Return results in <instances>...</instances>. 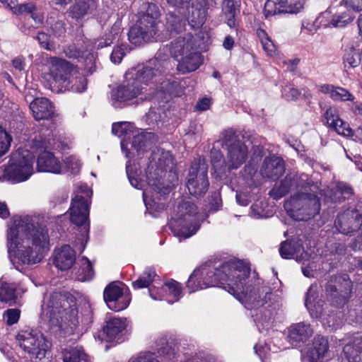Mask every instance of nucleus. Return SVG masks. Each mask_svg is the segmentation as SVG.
I'll use <instances>...</instances> for the list:
<instances>
[{"label": "nucleus", "mask_w": 362, "mask_h": 362, "mask_svg": "<svg viewBox=\"0 0 362 362\" xmlns=\"http://www.w3.org/2000/svg\"><path fill=\"white\" fill-rule=\"evenodd\" d=\"M69 216L71 221L80 228L81 235L83 238L88 237L90 230L88 200L82 196L76 195L72 200L69 209Z\"/></svg>", "instance_id": "f8f14e48"}, {"label": "nucleus", "mask_w": 362, "mask_h": 362, "mask_svg": "<svg viewBox=\"0 0 362 362\" xmlns=\"http://www.w3.org/2000/svg\"><path fill=\"white\" fill-rule=\"evenodd\" d=\"M69 300L72 301V297L68 293L53 292L47 303V315H49L51 318L59 320V318H63L64 313L67 314L66 312L69 310L70 312L69 321L75 325V322H77L76 319L77 310L71 306Z\"/></svg>", "instance_id": "9b49d317"}, {"label": "nucleus", "mask_w": 362, "mask_h": 362, "mask_svg": "<svg viewBox=\"0 0 362 362\" xmlns=\"http://www.w3.org/2000/svg\"><path fill=\"white\" fill-rule=\"evenodd\" d=\"M142 87L135 81L125 77L124 82L111 91V103L115 107H122L141 94Z\"/></svg>", "instance_id": "4468645a"}, {"label": "nucleus", "mask_w": 362, "mask_h": 362, "mask_svg": "<svg viewBox=\"0 0 362 362\" xmlns=\"http://www.w3.org/2000/svg\"><path fill=\"white\" fill-rule=\"evenodd\" d=\"M64 52L69 59H82L83 58L84 54L86 52L83 51L81 49L78 48L75 44H72L66 46L64 49Z\"/></svg>", "instance_id": "4d7b16f0"}, {"label": "nucleus", "mask_w": 362, "mask_h": 362, "mask_svg": "<svg viewBox=\"0 0 362 362\" xmlns=\"http://www.w3.org/2000/svg\"><path fill=\"white\" fill-rule=\"evenodd\" d=\"M155 276L156 272L154 269L148 268L144 271L142 276L132 283V286L135 289L147 288L153 281Z\"/></svg>", "instance_id": "49530a36"}, {"label": "nucleus", "mask_w": 362, "mask_h": 362, "mask_svg": "<svg viewBox=\"0 0 362 362\" xmlns=\"http://www.w3.org/2000/svg\"><path fill=\"white\" fill-rule=\"evenodd\" d=\"M305 0H267L264 4L266 18L282 13H297L303 8Z\"/></svg>", "instance_id": "f3484780"}, {"label": "nucleus", "mask_w": 362, "mask_h": 362, "mask_svg": "<svg viewBox=\"0 0 362 362\" xmlns=\"http://www.w3.org/2000/svg\"><path fill=\"white\" fill-rule=\"evenodd\" d=\"M317 286L312 284L306 293L305 305L307 309L309 310L311 316L315 318H323L325 320L326 315L330 317L329 315L327 313V305L325 301L322 300L315 301L317 297Z\"/></svg>", "instance_id": "aec40b11"}, {"label": "nucleus", "mask_w": 362, "mask_h": 362, "mask_svg": "<svg viewBox=\"0 0 362 362\" xmlns=\"http://www.w3.org/2000/svg\"><path fill=\"white\" fill-rule=\"evenodd\" d=\"M216 143L220 144L222 148L226 150L229 170L238 169L246 161L248 155L247 147L239 140L233 129L223 131Z\"/></svg>", "instance_id": "423d86ee"}, {"label": "nucleus", "mask_w": 362, "mask_h": 362, "mask_svg": "<svg viewBox=\"0 0 362 362\" xmlns=\"http://www.w3.org/2000/svg\"><path fill=\"white\" fill-rule=\"evenodd\" d=\"M66 167L71 172V173H77L81 168V164L78 159L74 157L70 156L66 158Z\"/></svg>", "instance_id": "338daca9"}, {"label": "nucleus", "mask_w": 362, "mask_h": 362, "mask_svg": "<svg viewBox=\"0 0 362 362\" xmlns=\"http://www.w3.org/2000/svg\"><path fill=\"white\" fill-rule=\"evenodd\" d=\"M330 358V351L327 339L322 335H316L310 346L301 351V360L308 362H322Z\"/></svg>", "instance_id": "dca6fc26"}, {"label": "nucleus", "mask_w": 362, "mask_h": 362, "mask_svg": "<svg viewBox=\"0 0 362 362\" xmlns=\"http://www.w3.org/2000/svg\"><path fill=\"white\" fill-rule=\"evenodd\" d=\"M11 141V137L5 129L0 127V157L7 152L10 146Z\"/></svg>", "instance_id": "bf43d9fd"}, {"label": "nucleus", "mask_w": 362, "mask_h": 362, "mask_svg": "<svg viewBox=\"0 0 362 362\" xmlns=\"http://www.w3.org/2000/svg\"><path fill=\"white\" fill-rule=\"evenodd\" d=\"M256 33L264 50L269 55L273 54L276 51V47L265 30L262 28H258Z\"/></svg>", "instance_id": "de8ad7c7"}, {"label": "nucleus", "mask_w": 362, "mask_h": 362, "mask_svg": "<svg viewBox=\"0 0 362 362\" xmlns=\"http://www.w3.org/2000/svg\"><path fill=\"white\" fill-rule=\"evenodd\" d=\"M343 351L349 362H362V335L354 336Z\"/></svg>", "instance_id": "7c9ffc66"}, {"label": "nucleus", "mask_w": 362, "mask_h": 362, "mask_svg": "<svg viewBox=\"0 0 362 362\" xmlns=\"http://www.w3.org/2000/svg\"><path fill=\"white\" fill-rule=\"evenodd\" d=\"M321 122L340 135L350 136L351 134L352 131L349 124L340 118L339 110L334 106H329L325 110Z\"/></svg>", "instance_id": "a211bd4d"}, {"label": "nucleus", "mask_w": 362, "mask_h": 362, "mask_svg": "<svg viewBox=\"0 0 362 362\" xmlns=\"http://www.w3.org/2000/svg\"><path fill=\"white\" fill-rule=\"evenodd\" d=\"M188 16L186 19L192 30H196L202 27L206 19L207 10L204 0H196L191 6H186Z\"/></svg>", "instance_id": "4be33fe9"}, {"label": "nucleus", "mask_w": 362, "mask_h": 362, "mask_svg": "<svg viewBox=\"0 0 362 362\" xmlns=\"http://www.w3.org/2000/svg\"><path fill=\"white\" fill-rule=\"evenodd\" d=\"M284 209L293 219L298 221L309 220L319 214L320 202L317 186L312 185L309 190L305 187L303 192L293 194L285 202Z\"/></svg>", "instance_id": "7ed1b4c3"}, {"label": "nucleus", "mask_w": 362, "mask_h": 362, "mask_svg": "<svg viewBox=\"0 0 362 362\" xmlns=\"http://www.w3.org/2000/svg\"><path fill=\"white\" fill-rule=\"evenodd\" d=\"M340 5H345L355 12L362 11V0H341Z\"/></svg>", "instance_id": "774afa93"}, {"label": "nucleus", "mask_w": 362, "mask_h": 362, "mask_svg": "<svg viewBox=\"0 0 362 362\" xmlns=\"http://www.w3.org/2000/svg\"><path fill=\"white\" fill-rule=\"evenodd\" d=\"M293 186L292 178L291 176H286L281 181L279 185H275L270 191L269 194L275 199H279L286 195Z\"/></svg>", "instance_id": "79ce46f5"}, {"label": "nucleus", "mask_w": 362, "mask_h": 362, "mask_svg": "<svg viewBox=\"0 0 362 362\" xmlns=\"http://www.w3.org/2000/svg\"><path fill=\"white\" fill-rule=\"evenodd\" d=\"M49 30L54 37L60 39L65 37L66 29L63 21L56 20L49 23Z\"/></svg>", "instance_id": "3c124183"}, {"label": "nucleus", "mask_w": 362, "mask_h": 362, "mask_svg": "<svg viewBox=\"0 0 362 362\" xmlns=\"http://www.w3.org/2000/svg\"><path fill=\"white\" fill-rule=\"evenodd\" d=\"M154 134L151 132H142L134 135L132 146L137 151H144L153 142Z\"/></svg>", "instance_id": "58836bf2"}, {"label": "nucleus", "mask_w": 362, "mask_h": 362, "mask_svg": "<svg viewBox=\"0 0 362 362\" xmlns=\"http://www.w3.org/2000/svg\"><path fill=\"white\" fill-rule=\"evenodd\" d=\"M17 299L16 287L14 284L0 280V301L12 305Z\"/></svg>", "instance_id": "4c0bfd02"}, {"label": "nucleus", "mask_w": 362, "mask_h": 362, "mask_svg": "<svg viewBox=\"0 0 362 362\" xmlns=\"http://www.w3.org/2000/svg\"><path fill=\"white\" fill-rule=\"evenodd\" d=\"M313 334L310 325L304 322L292 324L288 327V339L293 346L305 343Z\"/></svg>", "instance_id": "393cba45"}, {"label": "nucleus", "mask_w": 362, "mask_h": 362, "mask_svg": "<svg viewBox=\"0 0 362 362\" xmlns=\"http://www.w3.org/2000/svg\"><path fill=\"white\" fill-rule=\"evenodd\" d=\"M163 288L166 291L169 292V294L174 298V301H177L182 296V286L180 283L176 281L171 280L166 282Z\"/></svg>", "instance_id": "8fccbe9b"}, {"label": "nucleus", "mask_w": 362, "mask_h": 362, "mask_svg": "<svg viewBox=\"0 0 362 362\" xmlns=\"http://www.w3.org/2000/svg\"><path fill=\"white\" fill-rule=\"evenodd\" d=\"M37 40L40 44L41 47L47 50L52 51L55 48V44L50 39V36L45 33H39L37 36Z\"/></svg>", "instance_id": "680f3d73"}, {"label": "nucleus", "mask_w": 362, "mask_h": 362, "mask_svg": "<svg viewBox=\"0 0 362 362\" xmlns=\"http://www.w3.org/2000/svg\"><path fill=\"white\" fill-rule=\"evenodd\" d=\"M126 320L120 318H110L103 327V333L107 337V340H113L126 327Z\"/></svg>", "instance_id": "72a5a7b5"}, {"label": "nucleus", "mask_w": 362, "mask_h": 362, "mask_svg": "<svg viewBox=\"0 0 362 362\" xmlns=\"http://www.w3.org/2000/svg\"><path fill=\"white\" fill-rule=\"evenodd\" d=\"M208 165L204 158H198L193 160L187 176V187L194 197H201L208 190Z\"/></svg>", "instance_id": "1a4fd4ad"}, {"label": "nucleus", "mask_w": 362, "mask_h": 362, "mask_svg": "<svg viewBox=\"0 0 362 362\" xmlns=\"http://www.w3.org/2000/svg\"><path fill=\"white\" fill-rule=\"evenodd\" d=\"M362 225V214L354 212H344L339 214L334 221L337 230L345 235H351Z\"/></svg>", "instance_id": "6ab92c4d"}, {"label": "nucleus", "mask_w": 362, "mask_h": 362, "mask_svg": "<svg viewBox=\"0 0 362 362\" xmlns=\"http://www.w3.org/2000/svg\"><path fill=\"white\" fill-rule=\"evenodd\" d=\"M124 285L119 282H112L105 287L103 298L110 310L118 312L127 308L130 298L124 294Z\"/></svg>", "instance_id": "2eb2a0df"}, {"label": "nucleus", "mask_w": 362, "mask_h": 362, "mask_svg": "<svg viewBox=\"0 0 362 362\" xmlns=\"http://www.w3.org/2000/svg\"><path fill=\"white\" fill-rule=\"evenodd\" d=\"M360 62V60L358 61L357 59L354 50L349 49L344 54V63L345 64V66L348 64L350 67L355 68L358 66Z\"/></svg>", "instance_id": "0e129e2a"}, {"label": "nucleus", "mask_w": 362, "mask_h": 362, "mask_svg": "<svg viewBox=\"0 0 362 362\" xmlns=\"http://www.w3.org/2000/svg\"><path fill=\"white\" fill-rule=\"evenodd\" d=\"M62 163L52 152L44 151L38 156L37 161V170L40 172L61 173Z\"/></svg>", "instance_id": "cd10ccee"}, {"label": "nucleus", "mask_w": 362, "mask_h": 362, "mask_svg": "<svg viewBox=\"0 0 362 362\" xmlns=\"http://www.w3.org/2000/svg\"><path fill=\"white\" fill-rule=\"evenodd\" d=\"M34 160L28 150L18 148L13 153L7 166L8 180L13 182L27 180L33 173Z\"/></svg>", "instance_id": "0eeeda50"}, {"label": "nucleus", "mask_w": 362, "mask_h": 362, "mask_svg": "<svg viewBox=\"0 0 362 362\" xmlns=\"http://www.w3.org/2000/svg\"><path fill=\"white\" fill-rule=\"evenodd\" d=\"M331 98L334 100H353L354 96L349 90L341 87L334 86Z\"/></svg>", "instance_id": "6e6d98bb"}, {"label": "nucleus", "mask_w": 362, "mask_h": 362, "mask_svg": "<svg viewBox=\"0 0 362 362\" xmlns=\"http://www.w3.org/2000/svg\"><path fill=\"white\" fill-rule=\"evenodd\" d=\"M16 339L19 346L30 356L33 362H50V343L42 334L35 330H21Z\"/></svg>", "instance_id": "39448f33"}, {"label": "nucleus", "mask_w": 362, "mask_h": 362, "mask_svg": "<svg viewBox=\"0 0 362 362\" xmlns=\"http://www.w3.org/2000/svg\"><path fill=\"white\" fill-rule=\"evenodd\" d=\"M318 194H320L321 197L324 196L325 200L328 202L341 203L346 199L337 186L332 189L328 188L325 190H320Z\"/></svg>", "instance_id": "09e8293b"}, {"label": "nucleus", "mask_w": 362, "mask_h": 362, "mask_svg": "<svg viewBox=\"0 0 362 362\" xmlns=\"http://www.w3.org/2000/svg\"><path fill=\"white\" fill-rule=\"evenodd\" d=\"M143 8L145 9V13L141 16L152 17L153 20L158 21L160 16L158 6L153 3H144Z\"/></svg>", "instance_id": "e2e57ef3"}, {"label": "nucleus", "mask_w": 362, "mask_h": 362, "mask_svg": "<svg viewBox=\"0 0 362 362\" xmlns=\"http://www.w3.org/2000/svg\"><path fill=\"white\" fill-rule=\"evenodd\" d=\"M186 16L180 10L168 12L165 16V28L171 35L179 34L186 28Z\"/></svg>", "instance_id": "c756f323"}, {"label": "nucleus", "mask_w": 362, "mask_h": 362, "mask_svg": "<svg viewBox=\"0 0 362 362\" xmlns=\"http://www.w3.org/2000/svg\"><path fill=\"white\" fill-rule=\"evenodd\" d=\"M47 230L40 226L35 218L25 216L16 218L7 233L8 252L13 264L39 263L49 245Z\"/></svg>", "instance_id": "f03ea898"}, {"label": "nucleus", "mask_w": 362, "mask_h": 362, "mask_svg": "<svg viewBox=\"0 0 362 362\" xmlns=\"http://www.w3.org/2000/svg\"><path fill=\"white\" fill-rule=\"evenodd\" d=\"M303 250L302 244L299 240H287L282 242L279 247V253L284 259H291L296 254Z\"/></svg>", "instance_id": "c9c22d12"}, {"label": "nucleus", "mask_w": 362, "mask_h": 362, "mask_svg": "<svg viewBox=\"0 0 362 362\" xmlns=\"http://www.w3.org/2000/svg\"><path fill=\"white\" fill-rule=\"evenodd\" d=\"M211 159L213 168L217 173L222 174L226 172V168L228 170L227 158H225L223 153L215 147L211 150Z\"/></svg>", "instance_id": "a19ab883"}, {"label": "nucleus", "mask_w": 362, "mask_h": 362, "mask_svg": "<svg viewBox=\"0 0 362 362\" xmlns=\"http://www.w3.org/2000/svg\"><path fill=\"white\" fill-rule=\"evenodd\" d=\"M200 220L197 206L191 201H182L178 204L170 226L174 235L181 241L196 233L200 226Z\"/></svg>", "instance_id": "20e7f679"}, {"label": "nucleus", "mask_w": 362, "mask_h": 362, "mask_svg": "<svg viewBox=\"0 0 362 362\" xmlns=\"http://www.w3.org/2000/svg\"><path fill=\"white\" fill-rule=\"evenodd\" d=\"M155 350L158 356L163 358V361L174 362L176 354L166 338L162 337L156 341Z\"/></svg>", "instance_id": "e433bc0d"}, {"label": "nucleus", "mask_w": 362, "mask_h": 362, "mask_svg": "<svg viewBox=\"0 0 362 362\" xmlns=\"http://www.w3.org/2000/svg\"><path fill=\"white\" fill-rule=\"evenodd\" d=\"M76 262L75 251L68 245L54 250L53 264L61 270L69 269Z\"/></svg>", "instance_id": "a878e982"}, {"label": "nucleus", "mask_w": 362, "mask_h": 362, "mask_svg": "<svg viewBox=\"0 0 362 362\" xmlns=\"http://www.w3.org/2000/svg\"><path fill=\"white\" fill-rule=\"evenodd\" d=\"M354 18L355 16L351 11H346L345 12L334 15L329 23V25H332L335 28H343L351 23Z\"/></svg>", "instance_id": "a18cd8bd"}, {"label": "nucleus", "mask_w": 362, "mask_h": 362, "mask_svg": "<svg viewBox=\"0 0 362 362\" xmlns=\"http://www.w3.org/2000/svg\"><path fill=\"white\" fill-rule=\"evenodd\" d=\"M250 269L243 262L230 260L218 267L205 264L189 276L187 287L189 292L224 285L223 288L235 296L248 310L264 307L271 300V288L257 284L247 285Z\"/></svg>", "instance_id": "f257e3e1"}, {"label": "nucleus", "mask_w": 362, "mask_h": 362, "mask_svg": "<svg viewBox=\"0 0 362 362\" xmlns=\"http://www.w3.org/2000/svg\"><path fill=\"white\" fill-rule=\"evenodd\" d=\"M285 171L284 160L276 156H270L264 158L260 168V174L264 178L276 180Z\"/></svg>", "instance_id": "5701e85b"}, {"label": "nucleus", "mask_w": 362, "mask_h": 362, "mask_svg": "<svg viewBox=\"0 0 362 362\" xmlns=\"http://www.w3.org/2000/svg\"><path fill=\"white\" fill-rule=\"evenodd\" d=\"M83 69L88 74H93L96 70V55L94 52H86L81 59Z\"/></svg>", "instance_id": "603ef678"}, {"label": "nucleus", "mask_w": 362, "mask_h": 362, "mask_svg": "<svg viewBox=\"0 0 362 362\" xmlns=\"http://www.w3.org/2000/svg\"><path fill=\"white\" fill-rule=\"evenodd\" d=\"M63 354L64 362H88L87 355L81 348L65 349Z\"/></svg>", "instance_id": "37998d69"}, {"label": "nucleus", "mask_w": 362, "mask_h": 362, "mask_svg": "<svg viewBox=\"0 0 362 362\" xmlns=\"http://www.w3.org/2000/svg\"><path fill=\"white\" fill-rule=\"evenodd\" d=\"M29 107L36 120L49 119L54 113L52 103L45 98L34 99L30 103Z\"/></svg>", "instance_id": "bb28decb"}, {"label": "nucleus", "mask_w": 362, "mask_h": 362, "mask_svg": "<svg viewBox=\"0 0 362 362\" xmlns=\"http://www.w3.org/2000/svg\"><path fill=\"white\" fill-rule=\"evenodd\" d=\"M87 79L84 76L79 73L76 68L69 78L62 86L66 90H71L76 93H81L86 89Z\"/></svg>", "instance_id": "473e14b6"}, {"label": "nucleus", "mask_w": 362, "mask_h": 362, "mask_svg": "<svg viewBox=\"0 0 362 362\" xmlns=\"http://www.w3.org/2000/svg\"><path fill=\"white\" fill-rule=\"evenodd\" d=\"M124 56V47L122 45L115 47L111 54L110 60L114 64H119Z\"/></svg>", "instance_id": "69168bd1"}, {"label": "nucleus", "mask_w": 362, "mask_h": 362, "mask_svg": "<svg viewBox=\"0 0 362 362\" xmlns=\"http://www.w3.org/2000/svg\"><path fill=\"white\" fill-rule=\"evenodd\" d=\"M352 283L346 274L332 276L325 285L327 299L330 305L341 308L351 297Z\"/></svg>", "instance_id": "6e6552de"}, {"label": "nucleus", "mask_w": 362, "mask_h": 362, "mask_svg": "<svg viewBox=\"0 0 362 362\" xmlns=\"http://www.w3.org/2000/svg\"><path fill=\"white\" fill-rule=\"evenodd\" d=\"M20 315L21 310L19 309L10 308L4 312V318L8 325H13L18 321Z\"/></svg>", "instance_id": "052dcab7"}, {"label": "nucleus", "mask_w": 362, "mask_h": 362, "mask_svg": "<svg viewBox=\"0 0 362 362\" xmlns=\"http://www.w3.org/2000/svg\"><path fill=\"white\" fill-rule=\"evenodd\" d=\"M172 163V159L171 157L168 153H163L162 156V158H159L158 160V168L152 173L151 170H148L147 174L151 172L153 176H157L158 177H163L162 174L164 173V174H166V172H164V170H166L165 167L169 166L170 164ZM161 180L163 179L161 178Z\"/></svg>", "instance_id": "864d4df0"}, {"label": "nucleus", "mask_w": 362, "mask_h": 362, "mask_svg": "<svg viewBox=\"0 0 362 362\" xmlns=\"http://www.w3.org/2000/svg\"><path fill=\"white\" fill-rule=\"evenodd\" d=\"M76 265L78 268L75 267V278L80 281L90 280L94 274L93 269L89 259L83 257L80 259Z\"/></svg>", "instance_id": "f704fd0d"}, {"label": "nucleus", "mask_w": 362, "mask_h": 362, "mask_svg": "<svg viewBox=\"0 0 362 362\" xmlns=\"http://www.w3.org/2000/svg\"><path fill=\"white\" fill-rule=\"evenodd\" d=\"M99 6V0H75L67 10L68 16L76 21L93 15Z\"/></svg>", "instance_id": "412c9836"}, {"label": "nucleus", "mask_w": 362, "mask_h": 362, "mask_svg": "<svg viewBox=\"0 0 362 362\" xmlns=\"http://www.w3.org/2000/svg\"><path fill=\"white\" fill-rule=\"evenodd\" d=\"M76 69V66L65 59L57 57L52 59L51 72L54 81L62 86L71 78Z\"/></svg>", "instance_id": "b1692460"}, {"label": "nucleus", "mask_w": 362, "mask_h": 362, "mask_svg": "<svg viewBox=\"0 0 362 362\" xmlns=\"http://www.w3.org/2000/svg\"><path fill=\"white\" fill-rule=\"evenodd\" d=\"M146 179L149 187L158 194H167L171 190V183H165L163 180H161V177H154L151 172L147 174Z\"/></svg>", "instance_id": "ea45409f"}, {"label": "nucleus", "mask_w": 362, "mask_h": 362, "mask_svg": "<svg viewBox=\"0 0 362 362\" xmlns=\"http://www.w3.org/2000/svg\"><path fill=\"white\" fill-rule=\"evenodd\" d=\"M202 64V54L197 52H191L179 62L177 69L182 74H186L197 70Z\"/></svg>", "instance_id": "2f4dec72"}, {"label": "nucleus", "mask_w": 362, "mask_h": 362, "mask_svg": "<svg viewBox=\"0 0 362 362\" xmlns=\"http://www.w3.org/2000/svg\"><path fill=\"white\" fill-rule=\"evenodd\" d=\"M122 33V21L117 17L113 25H112L110 30L108 33L105 34V36L107 38H109L110 40L113 43L115 41H118Z\"/></svg>", "instance_id": "5fc2aeb1"}, {"label": "nucleus", "mask_w": 362, "mask_h": 362, "mask_svg": "<svg viewBox=\"0 0 362 362\" xmlns=\"http://www.w3.org/2000/svg\"><path fill=\"white\" fill-rule=\"evenodd\" d=\"M158 23L152 17L141 16L129 30V42L135 45H141L153 40L158 31Z\"/></svg>", "instance_id": "9d476101"}, {"label": "nucleus", "mask_w": 362, "mask_h": 362, "mask_svg": "<svg viewBox=\"0 0 362 362\" xmlns=\"http://www.w3.org/2000/svg\"><path fill=\"white\" fill-rule=\"evenodd\" d=\"M195 47L193 35L191 33L186 34L184 37H178L173 42L170 52L173 57H178L184 54H188Z\"/></svg>", "instance_id": "c85d7f7f"}, {"label": "nucleus", "mask_w": 362, "mask_h": 362, "mask_svg": "<svg viewBox=\"0 0 362 362\" xmlns=\"http://www.w3.org/2000/svg\"><path fill=\"white\" fill-rule=\"evenodd\" d=\"M131 127L132 125L129 122H115L112 126V132L118 136H126L128 134V131H130Z\"/></svg>", "instance_id": "13d9d810"}, {"label": "nucleus", "mask_w": 362, "mask_h": 362, "mask_svg": "<svg viewBox=\"0 0 362 362\" xmlns=\"http://www.w3.org/2000/svg\"><path fill=\"white\" fill-rule=\"evenodd\" d=\"M222 12L226 20L227 25L230 28H235L236 26L235 8L233 0L223 1Z\"/></svg>", "instance_id": "c03bdc74"}, {"label": "nucleus", "mask_w": 362, "mask_h": 362, "mask_svg": "<svg viewBox=\"0 0 362 362\" xmlns=\"http://www.w3.org/2000/svg\"><path fill=\"white\" fill-rule=\"evenodd\" d=\"M162 71L160 62L157 59H152L141 67L138 66L129 70L125 74V77L137 81L141 86V83L148 84L156 82Z\"/></svg>", "instance_id": "ddd939ff"}]
</instances>
